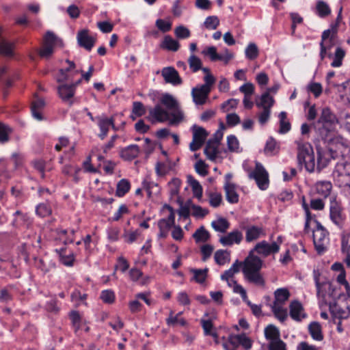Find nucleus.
I'll list each match as a JSON object with an SVG mask.
<instances>
[{"label": "nucleus", "instance_id": "f257e3e1", "mask_svg": "<svg viewBox=\"0 0 350 350\" xmlns=\"http://www.w3.org/2000/svg\"><path fill=\"white\" fill-rule=\"evenodd\" d=\"M263 261L260 257L250 252L243 262L242 271L245 280L259 286H265V280L260 273Z\"/></svg>", "mask_w": 350, "mask_h": 350}, {"label": "nucleus", "instance_id": "f03ea898", "mask_svg": "<svg viewBox=\"0 0 350 350\" xmlns=\"http://www.w3.org/2000/svg\"><path fill=\"white\" fill-rule=\"evenodd\" d=\"M297 163L301 170L304 165L306 170L313 172L315 169V158L312 146L308 143H298Z\"/></svg>", "mask_w": 350, "mask_h": 350}, {"label": "nucleus", "instance_id": "7ed1b4c3", "mask_svg": "<svg viewBox=\"0 0 350 350\" xmlns=\"http://www.w3.org/2000/svg\"><path fill=\"white\" fill-rule=\"evenodd\" d=\"M329 309L333 318L346 319L350 315V300L343 293H340L338 300L329 301Z\"/></svg>", "mask_w": 350, "mask_h": 350}, {"label": "nucleus", "instance_id": "20e7f679", "mask_svg": "<svg viewBox=\"0 0 350 350\" xmlns=\"http://www.w3.org/2000/svg\"><path fill=\"white\" fill-rule=\"evenodd\" d=\"M315 129L317 130L319 137L325 143L329 145L332 144H340L344 146L343 138L341 137H336L333 133L334 127H330L327 125H321L317 127L318 125H315Z\"/></svg>", "mask_w": 350, "mask_h": 350}, {"label": "nucleus", "instance_id": "39448f33", "mask_svg": "<svg viewBox=\"0 0 350 350\" xmlns=\"http://www.w3.org/2000/svg\"><path fill=\"white\" fill-rule=\"evenodd\" d=\"M249 178L250 179H254L260 189L265 190L268 187V173L261 163L258 162L256 163L255 169L253 172L250 173Z\"/></svg>", "mask_w": 350, "mask_h": 350}, {"label": "nucleus", "instance_id": "423d86ee", "mask_svg": "<svg viewBox=\"0 0 350 350\" xmlns=\"http://www.w3.org/2000/svg\"><path fill=\"white\" fill-rule=\"evenodd\" d=\"M329 217L336 226L340 228L342 227L345 215L343 213L340 203L337 202L335 198L330 199Z\"/></svg>", "mask_w": 350, "mask_h": 350}, {"label": "nucleus", "instance_id": "0eeeda50", "mask_svg": "<svg viewBox=\"0 0 350 350\" xmlns=\"http://www.w3.org/2000/svg\"><path fill=\"white\" fill-rule=\"evenodd\" d=\"M280 246L276 242H273L271 244L268 243L265 241L258 243L255 247L250 251L253 254H258L262 257H267L271 254L278 252Z\"/></svg>", "mask_w": 350, "mask_h": 350}, {"label": "nucleus", "instance_id": "6e6552de", "mask_svg": "<svg viewBox=\"0 0 350 350\" xmlns=\"http://www.w3.org/2000/svg\"><path fill=\"white\" fill-rule=\"evenodd\" d=\"M77 39L79 46L88 51L92 50L96 42V38L90 36L89 30L86 29L78 31Z\"/></svg>", "mask_w": 350, "mask_h": 350}, {"label": "nucleus", "instance_id": "1a4fd4ad", "mask_svg": "<svg viewBox=\"0 0 350 350\" xmlns=\"http://www.w3.org/2000/svg\"><path fill=\"white\" fill-rule=\"evenodd\" d=\"M320 227L313 233V242L315 249L319 254H323L325 250V241L327 239L325 229L318 223Z\"/></svg>", "mask_w": 350, "mask_h": 350}, {"label": "nucleus", "instance_id": "9d476101", "mask_svg": "<svg viewBox=\"0 0 350 350\" xmlns=\"http://www.w3.org/2000/svg\"><path fill=\"white\" fill-rule=\"evenodd\" d=\"M80 82L81 79L79 80L76 83H72L70 85L63 84L58 87V94L64 102H68L70 105L72 104L71 98L75 95L76 85Z\"/></svg>", "mask_w": 350, "mask_h": 350}, {"label": "nucleus", "instance_id": "9b49d317", "mask_svg": "<svg viewBox=\"0 0 350 350\" xmlns=\"http://www.w3.org/2000/svg\"><path fill=\"white\" fill-rule=\"evenodd\" d=\"M337 123H338V120L336 115L329 107H325L321 111V116L317 122V124L327 125L330 127H334Z\"/></svg>", "mask_w": 350, "mask_h": 350}, {"label": "nucleus", "instance_id": "f8f14e48", "mask_svg": "<svg viewBox=\"0 0 350 350\" xmlns=\"http://www.w3.org/2000/svg\"><path fill=\"white\" fill-rule=\"evenodd\" d=\"M161 75L166 83H172L174 85H180L183 83L178 72L174 67L169 66L163 68L161 70Z\"/></svg>", "mask_w": 350, "mask_h": 350}, {"label": "nucleus", "instance_id": "ddd939ff", "mask_svg": "<svg viewBox=\"0 0 350 350\" xmlns=\"http://www.w3.org/2000/svg\"><path fill=\"white\" fill-rule=\"evenodd\" d=\"M210 90H207L204 86H197L192 89L191 95L193 102L196 105H204L208 98Z\"/></svg>", "mask_w": 350, "mask_h": 350}, {"label": "nucleus", "instance_id": "4468645a", "mask_svg": "<svg viewBox=\"0 0 350 350\" xmlns=\"http://www.w3.org/2000/svg\"><path fill=\"white\" fill-rule=\"evenodd\" d=\"M314 280H315V284H316V286H317V295L318 296H319L320 294L321 293V287L323 286H324L327 287V291H328L329 296L332 298V301H334V300H338V294L340 293H342L340 289H337L336 288H334L333 286V285L329 282L321 283L319 282V275L314 276Z\"/></svg>", "mask_w": 350, "mask_h": 350}, {"label": "nucleus", "instance_id": "2eb2a0df", "mask_svg": "<svg viewBox=\"0 0 350 350\" xmlns=\"http://www.w3.org/2000/svg\"><path fill=\"white\" fill-rule=\"evenodd\" d=\"M289 309L290 316L295 321H300L302 319L306 317V314L304 313L302 304L297 300H294L291 302Z\"/></svg>", "mask_w": 350, "mask_h": 350}, {"label": "nucleus", "instance_id": "dca6fc26", "mask_svg": "<svg viewBox=\"0 0 350 350\" xmlns=\"http://www.w3.org/2000/svg\"><path fill=\"white\" fill-rule=\"evenodd\" d=\"M243 239L242 233L235 230L228 233L226 236L221 237L219 239V242L225 246L232 245L233 243L239 244Z\"/></svg>", "mask_w": 350, "mask_h": 350}, {"label": "nucleus", "instance_id": "f3484780", "mask_svg": "<svg viewBox=\"0 0 350 350\" xmlns=\"http://www.w3.org/2000/svg\"><path fill=\"white\" fill-rule=\"evenodd\" d=\"M149 116L158 122H163L169 120L170 114L160 104H157L154 108L149 109Z\"/></svg>", "mask_w": 350, "mask_h": 350}, {"label": "nucleus", "instance_id": "a211bd4d", "mask_svg": "<svg viewBox=\"0 0 350 350\" xmlns=\"http://www.w3.org/2000/svg\"><path fill=\"white\" fill-rule=\"evenodd\" d=\"M96 119L100 131L98 136L101 139H104L107 137L109 130V118L105 116H100L96 117Z\"/></svg>", "mask_w": 350, "mask_h": 350}, {"label": "nucleus", "instance_id": "6ab92c4d", "mask_svg": "<svg viewBox=\"0 0 350 350\" xmlns=\"http://www.w3.org/2000/svg\"><path fill=\"white\" fill-rule=\"evenodd\" d=\"M14 46V42H9L4 38L0 39V55L9 57H13Z\"/></svg>", "mask_w": 350, "mask_h": 350}, {"label": "nucleus", "instance_id": "aec40b11", "mask_svg": "<svg viewBox=\"0 0 350 350\" xmlns=\"http://www.w3.org/2000/svg\"><path fill=\"white\" fill-rule=\"evenodd\" d=\"M226 200L232 204L237 203L239 201V195L235 191V185L228 183L224 185Z\"/></svg>", "mask_w": 350, "mask_h": 350}, {"label": "nucleus", "instance_id": "412c9836", "mask_svg": "<svg viewBox=\"0 0 350 350\" xmlns=\"http://www.w3.org/2000/svg\"><path fill=\"white\" fill-rule=\"evenodd\" d=\"M219 145L212 142V141H208L204 150V154L207 158L211 161H215L219 154L218 150Z\"/></svg>", "mask_w": 350, "mask_h": 350}, {"label": "nucleus", "instance_id": "4be33fe9", "mask_svg": "<svg viewBox=\"0 0 350 350\" xmlns=\"http://www.w3.org/2000/svg\"><path fill=\"white\" fill-rule=\"evenodd\" d=\"M275 301L272 306L283 304L290 297V293L286 288H278L274 292Z\"/></svg>", "mask_w": 350, "mask_h": 350}, {"label": "nucleus", "instance_id": "5701e85b", "mask_svg": "<svg viewBox=\"0 0 350 350\" xmlns=\"http://www.w3.org/2000/svg\"><path fill=\"white\" fill-rule=\"evenodd\" d=\"M310 334L314 340L321 341L323 339L321 326L319 323L314 321L308 326Z\"/></svg>", "mask_w": 350, "mask_h": 350}, {"label": "nucleus", "instance_id": "b1692460", "mask_svg": "<svg viewBox=\"0 0 350 350\" xmlns=\"http://www.w3.org/2000/svg\"><path fill=\"white\" fill-rule=\"evenodd\" d=\"M161 47L171 51H177L180 48L178 41L173 39L170 36L167 35L164 37L161 44Z\"/></svg>", "mask_w": 350, "mask_h": 350}, {"label": "nucleus", "instance_id": "393cba45", "mask_svg": "<svg viewBox=\"0 0 350 350\" xmlns=\"http://www.w3.org/2000/svg\"><path fill=\"white\" fill-rule=\"evenodd\" d=\"M187 178L189 185L192 188L193 196L199 200L201 199L202 197V187L200 183L191 175H188Z\"/></svg>", "mask_w": 350, "mask_h": 350}, {"label": "nucleus", "instance_id": "a878e982", "mask_svg": "<svg viewBox=\"0 0 350 350\" xmlns=\"http://www.w3.org/2000/svg\"><path fill=\"white\" fill-rule=\"evenodd\" d=\"M332 185L329 181H321L316 184L317 193L323 198H327L331 192Z\"/></svg>", "mask_w": 350, "mask_h": 350}, {"label": "nucleus", "instance_id": "bb28decb", "mask_svg": "<svg viewBox=\"0 0 350 350\" xmlns=\"http://www.w3.org/2000/svg\"><path fill=\"white\" fill-rule=\"evenodd\" d=\"M56 252L59 254L60 262L66 266H72L74 262L73 254H66V248H61L59 250L56 249Z\"/></svg>", "mask_w": 350, "mask_h": 350}, {"label": "nucleus", "instance_id": "cd10ccee", "mask_svg": "<svg viewBox=\"0 0 350 350\" xmlns=\"http://www.w3.org/2000/svg\"><path fill=\"white\" fill-rule=\"evenodd\" d=\"M241 334H231L228 337V341L223 343L225 350H237L240 345Z\"/></svg>", "mask_w": 350, "mask_h": 350}, {"label": "nucleus", "instance_id": "c85d7f7f", "mask_svg": "<svg viewBox=\"0 0 350 350\" xmlns=\"http://www.w3.org/2000/svg\"><path fill=\"white\" fill-rule=\"evenodd\" d=\"M160 102L165 105L169 110H176L178 108V103L174 98L169 94H164L160 98Z\"/></svg>", "mask_w": 350, "mask_h": 350}, {"label": "nucleus", "instance_id": "c756f323", "mask_svg": "<svg viewBox=\"0 0 350 350\" xmlns=\"http://www.w3.org/2000/svg\"><path fill=\"white\" fill-rule=\"evenodd\" d=\"M46 45L54 47L55 46H63V42L62 39L59 38L56 35L51 32L47 31L44 36V43Z\"/></svg>", "mask_w": 350, "mask_h": 350}, {"label": "nucleus", "instance_id": "7c9ffc66", "mask_svg": "<svg viewBox=\"0 0 350 350\" xmlns=\"http://www.w3.org/2000/svg\"><path fill=\"white\" fill-rule=\"evenodd\" d=\"M245 230V239L247 242H251L252 241L257 239L260 237V233L262 232V228L255 226H249L246 228Z\"/></svg>", "mask_w": 350, "mask_h": 350}, {"label": "nucleus", "instance_id": "2f4dec72", "mask_svg": "<svg viewBox=\"0 0 350 350\" xmlns=\"http://www.w3.org/2000/svg\"><path fill=\"white\" fill-rule=\"evenodd\" d=\"M317 170L320 172L323 168L326 167L330 161V159L324 156L323 150L321 148L317 147Z\"/></svg>", "mask_w": 350, "mask_h": 350}, {"label": "nucleus", "instance_id": "473e14b6", "mask_svg": "<svg viewBox=\"0 0 350 350\" xmlns=\"http://www.w3.org/2000/svg\"><path fill=\"white\" fill-rule=\"evenodd\" d=\"M265 338L270 341L280 338L279 329L273 325H269L265 329Z\"/></svg>", "mask_w": 350, "mask_h": 350}, {"label": "nucleus", "instance_id": "72a5a7b5", "mask_svg": "<svg viewBox=\"0 0 350 350\" xmlns=\"http://www.w3.org/2000/svg\"><path fill=\"white\" fill-rule=\"evenodd\" d=\"M279 149L280 147L278 145L276 141L275 140V139L271 137L266 143L265 147L264 148V152L266 154L274 155L278 152Z\"/></svg>", "mask_w": 350, "mask_h": 350}, {"label": "nucleus", "instance_id": "f704fd0d", "mask_svg": "<svg viewBox=\"0 0 350 350\" xmlns=\"http://www.w3.org/2000/svg\"><path fill=\"white\" fill-rule=\"evenodd\" d=\"M131 188V184L126 179L120 180L116 187V195L118 197H123Z\"/></svg>", "mask_w": 350, "mask_h": 350}, {"label": "nucleus", "instance_id": "c9c22d12", "mask_svg": "<svg viewBox=\"0 0 350 350\" xmlns=\"http://www.w3.org/2000/svg\"><path fill=\"white\" fill-rule=\"evenodd\" d=\"M189 271L191 273H193V280L198 283L202 284L206 280L207 278L208 269L205 268L204 269H198L191 268Z\"/></svg>", "mask_w": 350, "mask_h": 350}, {"label": "nucleus", "instance_id": "e433bc0d", "mask_svg": "<svg viewBox=\"0 0 350 350\" xmlns=\"http://www.w3.org/2000/svg\"><path fill=\"white\" fill-rule=\"evenodd\" d=\"M139 152L138 146L131 145L122 150V155L127 160H132L137 157Z\"/></svg>", "mask_w": 350, "mask_h": 350}, {"label": "nucleus", "instance_id": "4c0bfd02", "mask_svg": "<svg viewBox=\"0 0 350 350\" xmlns=\"http://www.w3.org/2000/svg\"><path fill=\"white\" fill-rule=\"evenodd\" d=\"M193 139H194V141H197L198 142L201 141L202 144H203L206 137L208 136V133L204 128L197 126L196 125L193 126Z\"/></svg>", "mask_w": 350, "mask_h": 350}, {"label": "nucleus", "instance_id": "58836bf2", "mask_svg": "<svg viewBox=\"0 0 350 350\" xmlns=\"http://www.w3.org/2000/svg\"><path fill=\"white\" fill-rule=\"evenodd\" d=\"M279 118H280V129L279 133H286L291 130V123L286 120L287 118V114L284 111H282L279 114Z\"/></svg>", "mask_w": 350, "mask_h": 350}, {"label": "nucleus", "instance_id": "ea45409f", "mask_svg": "<svg viewBox=\"0 0 350 350\" xmlns=\"http://www.w3.org/2000/svg\"><path fill=\"white\" fill-rule=\"evenodd\" d=\"M211 226L215 231L224 233L229 228L230 224L225 218L220 217L217 221H213Z\"/></svg>", "mask_w": 350, "mask_h": 350}, {"label": "nucleus", "instance_id": "a19ab883", "mask_svg": "<svg viewBox=\"0 0 350 350\" xmlns=\"http://www.w3.org/2000/svg\"><path fill=\"white\" fill-rule=\"evenodd\" d=\"M274 103V100L272 96H270L269 92H265L260 98V102H256V106L258 107H268L270 109Z\"/></svg>", "mask_w": 350, "mask_h": 350}, {"label": "nucleus", "instance_id": "79ce46f5", "mask_svg": "<svg viewBox=\"0 0 350 350\" xmlns=\"http://www.w3.org/2000/svg\"><path fill=\"white\" fill-rule=\"evenodd\" d=\"M12 133V129L9 126L0 122V144H5L10 140V134Z\"/></svg>", "mask_w": 350, "mask_h": 350}, {"label": "nucleus", "instance_id": "37998d69", "mask_svg": "<svg viewBox=\"0 0 350 350\" xmlns=\"http://www.w3.org/2000/svg\"><path fill=\"white\" fill-rule=\"evenodd\" d=\"M193 237L197 243L205 242L210 238V234L204 226H201L193 233Z\"/></svg>", "mask_w": 350, "mask_h": 350}, {"label": "nucleus", "instance_id": "c03bdc74", "mask_svg": "<svg viewBox=\"0 0 350 350\" xmlns=\"http://www.w3.org/2000/svg\"><path fill=\"white\" fill-rule=\"evenodd\" d=\"M345 56V51L341 47H337L334 53V59L332 62V67H340L342 64V59Z\"/></svg>", "mask_w": 350, "mask_h": 350}, {"label": "nucleus", "instance_id": "a18cd8bd", "mask_svg": "<svg viewBox=\"0 0 350 350\" xmlns=\"http://www.w3.org/2000/svg\"><path fill=\"white\" fill-rule=\"evenodd\" d=\"M188 64L189 68L193 72H196L202 68V61L195 55H192L189 57Z\"/></svg>", "mask_w": 350, "mask_h": 350}, {"label": "nucleus", "instance_id": "49530a36", "mask_svg": "<svg viewBox=\"0 0 350 350\" xmlns=\"http://www.w3.org/2000/svg\"><path fill=\"white\" fill-rule=\"evenodd\" d=\"M317 10L320 17L324 18L331 13L329 5L323 1H319L317 3Z\"/></svg>", "mask_w": 350, "mask_h": 350}, {"label": "nucleus", "instance_id": "de8ad7c7", "mask_svg": "<svg viewBox=\"0 0 350 350\" xmlns=\"http://www.w3.org/2000/svg\"><path fill=\"white\" fill-rule=\"evenodd\" d=\"M143 187L148 193V198H151L152 194H158L160 191L159 187L157 184L144 180L143 182Z\"/></svg>", "mask_w": 350, "mask_h": 350}, {"label": "nucleus", "instance_id": "09e8293b", "mask_svg": "<svg viewBox=\"0 0 350 350\" xmlns=\"http://www.w3.org/2000/svg\"><path fill=\"white\" fill-rule=\"evenodd\" d=\"M271 310L275 317L281 322H284L288 317L287 310L278 306H271Z\"/></svg>", "mask_w": 350, "mask_h": 350}, {"label": "nucleus", "instance_id": "8fccbe9b", "mask_svg": "<svg viewBox=\"0 0 350 350\" xmlns=\"http://www.w3.org/2000/svg\"><path fill=\"white\" fill-rule=\"evenodd\" d=\"M158 227L159 228V237L164 239L167 237L168 231L172 226L165 221V219H161L158 221Z\"/></svg>", "mask_w": 350, "mask_h": 350}, {"label": "nucleus", "instance_id": "3c124183", "mask_svg": "<svg viewBox=\"0 0 350 350\" xmlns=\"http://www.w3.org/2000/svg\"><path fill=\"white\" fill-rule=\"evenodd\" d=\"M201 324L204 332V334L206 336H212L215 338H217L218 335L215 332H212L211 330L213 327V323L211 320H201Z\"/></svg>", "mask_w": 350, "mask_h": 350}, {"label": "nucleus", "instance_id": "603ef678", "mask_svg": "<svg viewBox=\"0 0 350 350\" xmlns=\"http://www.w3.org/2000/svg\"><path fill=\"white\" fill-rule=\"evenodd\" d=\"M245 56L251 60L255 59L258 56V49L256 44H249L245 49Z\"/></svg>", "mask_w": 350, "mask_h": 350}, {"label": "nucleus", "instance_id": "864d4df0", "mask_svg": "<svg viewBox=\"0 0 350 350\" xmlns=\"http://www.w3.org/2000/svg\"><path fill=\"white\" fill-rule=\"evenodd\" d=\"M219 25V20L216 16H208L204 23V27L208 29H215Z\"/></svg>", "mask_w": 350, "mask_h": 350}, {"label": "nucleus", "instance_id": "5fc2aeb1", "mask_svg": "<svg viewBox=\"0 0 350 350\" xmlns=\"http://www.w3.org/2000/svg\"><path fill=\"white\" fill-rule=\"evenodd\" d=\"M132 111L135 115V117H142L146 112L144 104L139 101H135L133 103Z\"/></svg>", "mask_w": 350, "mask_h": 350}, {"label": "nucleus", "instance_id": "6e6d98bb", "mask_svg": "<svg viewBox=\"0 0 350 350\" xmlns=\"http://www.w3.org/2000/svg\"><path fill=\"white\" fill-rule=\"evenodd\" d=\"M202 54L208 55L211 60L213 62H215L221 59V54H218L217 53V49L213 46L207 47L206 50L202 51Z\"/></svg>", "mask_w": 350, "mask_h": 350}, {"label": "nucleus", "instance_id": "4d7b16f0", "mask_svg": "<svg viewBox=\"0 0 350 350\" xmlns=\"http://www.w3.org/2000/svg\"><path fill=\"white\" fill-rule=\"evenodd\" d=\"M36 212L40 217H44L51 213V209L48 204L42 203L36 206Z\"/></svg>", "mask_w": 350, "mask_h": 350}, {"label": "nucleus", "instance_id": "13d9d810", "mask_svg": "<svg viewBox=\"0 0 350 350\" xmlns=\"http://www.w3.org/2000/svg\"><path fill=\"white\" fill-rule=\"evenodd\" d=\"M174 33H175L176 36L179 39L187 38L191 35V33H190V31L189 30V29H187V27H185V26H183V25L178 26L174 29Z\"/></svg>", "mask_w": 350, "mask_h": 350}, {"label": "nucleus", "instance_id": "bf43d9fd", "mask_svg": "<svg viewBox=\"0 0 350 350\" xmlns=\"http://www.w3.org/2000/svg\"><path fill=\"white\" fill-rule=\"evenodd\" d=\"M208 167V165L202 160L197 161L194 166L196 172L202 176H205L208 174L207 170Z\"/></svg>", "mask_w": 350, "mask_h": 350}, {"label": "nucleus", "instance_id": "052dcab7", "mask_svg": "<svg viewBox=\"0 0 350 350\" xmlns=\"http://www.w3.org/2000/svg\"><path fill=\"white\" fill-rule=\"evenodd\" d=\"M229 256L230 253L227 250H219L215 253V260L217 264L223 265L226 262V256Z\"/></svg>", "mask_w": 350, "mask_h": 350}, {"label": "nucleus", "instance_id": "680f3d73", "mask_svg": "<svg viewBox=\"0 0 350 350\" xmlns=\"http://www.w3.org/2000/svg\"><path fill=\"white\" fill-rule=\"evenodd\" d=\"M228 148L230 152H236L239 149V144L234 135H230L227 138Z\"/></svg>", "mask_w": 350, "mask_h": 350}, {"label": "nucleus", "instance_id": "e2e57ef3", "mask_svg": "<svg viewBox=\"0 0 350 350\" xmlns=\"http://www.w3.org/2000/svg\"><path fill=\"white\" fill-rule=\"evenodd\" d=\"M269 350H286V344L280 339L270 341L268 345Z\"/></svg>", "mask_w": 350, "mask_h": 350}, {"label": "nucleus", "instance_id": "0e129e2a", "mask_svg": "<svg viewBox=\"0 0 350 350\" xmlns=\"http://www.w3.org/2000/svg\"><path fill=\"white\" fill-rule=\"evenodd\" d=\"M155 25L163 33L169 31L172 28V23L165 21L163 19H157Z\"/></svg>", "mask_w": 350, "mask_h": 350}, {"label": "nucleus", "instance_id": "69168bd1", "mask_svg": "<svg viewBox=\"0 0 350 350\" xmlns=\"http://www.w3.org/2000/svg\"><path fill=\"white\" fill-rule=\"evenodd\" d=\"M209 203L213 207H217L220 205L222 200V196L219 193H211L209 195Z\"/></svg>", "mask_w": 350, "mask_h": 350}, {"label": "nucleus", "instance_id": "338daca9", "mask_svg": "<svg viewBox=\"0 0 350 350\" xmlns=\"http://www.w3.org/2000/svg\"><path fill=\"white\" fill-rule=\"evenodd\" d=\"M308 89L310 92L313 93L316 98L319 97L322 93V86L319 83H311L308 85Z\"/></svg>", "mask_w": 350, "mask_h": 350}, {"label": "nucleus", "instance_id": "774afa93", "mask_svg": "<svg viewBox=\"0 0 350 350\" xmlns=\"http://www.w3.org/2000/svg\"><path fill=\"white\" fill-rule=\"evenodd\" d=\"M135 129L137 132L140 133H146L150 129V126L146 124L144 121L142 119L138 120L135 124Z\"/></svg>", "mask_w": 350, "mask_h": 350}]
</instances>
